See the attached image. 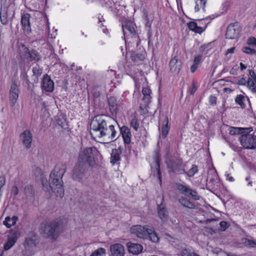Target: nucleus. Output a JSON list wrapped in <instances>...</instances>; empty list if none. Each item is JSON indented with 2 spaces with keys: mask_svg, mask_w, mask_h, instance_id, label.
<instances>
[{
  "mask_svg": "<svg viewBox=\"0 0 256 256\" xmlns=\"http://www.w3.org/2000/svg\"><path fill=\"white\" fill-rule=\"evenodd\" d=\"M66 164L62 162L58 163L50 176V187L57 196L62 198L64 196L62 176L66 170Z\"/></svg>",
  "mask_w": 256,
  "mask_h": 256,
  "instance_id": "1",
  "label": "nucleus"
},
{
  "mask_svg": "<svg viewBox=\"0 0 256 256\" xmlns=\"http://www.w3.org/2000/svg\"><path fill=\"white\" fill-rule=\"evenodd\" d=\"M237 84L241 86H246L247 85V80L244 78H242L239 80H238L237 82Z\"/></svg>",
  "mask_w": 256,
  "mask_h": 256,
  "instance_id": "49",
  "label": "nucleus"
},
{
  "mask_svg": "<svg viewBox=\"0 0 256 256\" xmlns=\"http://www.w3.org/2000/svg\"><path fill=\"white\" fill-rule=\"evenodd\" d=\"M22 76H23L24 78H26V80L27 82H28V80L27 78V76H26V74H23V75H22Z\"/></svg>",
  "mask_w": 256,
  "mask_h": 256,
  "instance_id": "61",
  "label": "nucleus"
},
{
  "mask_svg": "<svg viewBox=\"0 0 256 256\" xmlns=\"http://www.w3.org/2000/svg\"><path fill=\"white\" fill-rule=\"evenodd\" d=\"M182 256H200L192 250L189 248H184L182 250L181 252Z\"/></svg>",
  "mask_w": 256,
  "mask_h": 256,
  "instance_id": "42",
  "label": "nucleus"
},
{
  "mask_svg": "<svg viewBox=\"0 0 256 256\" xmlns=\"http://www.w3.org/2000/svg\"><path fill=\"white\" fill-rule=\"evenodd\" d=\"M178 190L184 195L192 198L196 200H200V196L197 192L194 190L191 189L189 186L180 184L176 185Z\"/></svg>",
  "mask_w": 256,
  "mask_h": 256,
  "instance_id": "11",
  "label": "nucleus"
},
{
  "mask_svg": "<svg viewBox=\"0 0 256 256\" xmlns=\"http://www.w3.org/2000/svg\"><path fill=\"white\" fill-rule=\"evenodd\" d=\"M240 69L241 71H243L247 68V66H246L245 64H244L242 62H240Z\"/></svg>",
  "mask_w": 256,
  "mask_h": 256,
  "instance_id": "57",
  "label": "nucleus"
},
{
  "mask_svg": "<svg viewBox=\"0 0 256 256\" xmlns=\"http://www.w3.org/2000/svg\"><path fill=\"white\" fill-rule=\"evenodd\" d=\"M11 192L12 194H13L14 196H16L18 193V188L16 186H14L12 188Z\"/></svg>",
  "mask_w": 256,
  "mask_h": 256,
  "instance_id": "54",
  "label": "nucleus"
},
{
  "mask_svg": "<svg viewBox=\"0 0 256 256\" xmlns=\"http://www.w3.org/2000/svg\"><path fill=\"white\" fill-rule=\"evenodd\" d=\"M220 225L222 230L223 231L225 230L228 227V223L224 221L221 222Z\"/></svg>",
  "mask_w": 256,
  "mask_h": 256,
  "instance_id": "50",
  "label": "nucleus"
},
{
  "mask_svg": "<svg viewBox=\"0 0 256 256\" xmlns=\"http://www.w3.org/2000/svg\"><path fill=\"white\" fill-rule=\"evenodd\" d=\"M135 24L131 20L125 21L122 25L124 35L130 36L132 38V42L136 43V46H138L140 43V40L138 36L136 34L134 28Z\"/></svg>",
  "mask_w": 256,
  "mask_h": 256,
  "instance_id": "8",
  "label": "nucleus"
},
{
  "mask_svg": "<svg viewBox=\"0 0 256 256\" xmlns=\"http://www.w3.org/2000/svg\"><path fill=\"white\" fill-rule=\"evenodd\" d=\"M158 218L164 222H167L168 220V214L167 210L166 207L162 204L158 206Z\"/></svg>",
  "mask_w": 256,
  "mask_h": 256,
  "instance_id": "27",
  "label": "nucleus"
},
{
  "mask_svg": "<svg viewBox=\"0 0 256 256\" xmlns=\"http://www.w3.org/2000/svg\"><path fill=\"white\" fill-rule=\"evenodd\" d=\"M90 256H106V250L102 248H98L94 250Z\"/></svg>",
  "mask_w": 256,
  "mask_h": 256,
  "instance_id": "44",
  "label": "nucleus"
},
{
  "mask_svg": "<svg viewBox=\"0 0 256 256\" xmlns=\"http://www.w3.org/2000/svg\"><path fill=\"white\" fill-rule=\"evenodd\" d=\"M24 246L26 249L30 251L32 248L36 246V242L34 239L28 237L25 240Z\"/></svg>",
  "mask_w": 256,
  "mask_h": 256,
  "instance_id": "36",
  "label": "nucleus"
},
{
  "mask_svg": "<svg viewBox=\"0 0 256 256\" xmlns=\"http://www.w3.org/2000/svg\"><path fill=\"white\" fill-rule=\"evenodd\" d=\"M242 51L248 54L256 55V50L248 46H244L242 48Z\"/></svg>",
  "mask_w": 256,
  "mask_h": 256,
  "instance_id": "45",
  "label": "nucleus"
},
{
  "mask_svg": "<svg viewBox=\"0 0 256 256\" xmlns=\"http://www.w3.org/2000/svg\"><path fill=\"white\" fill-rule=\"evenodd\" d=\"M110 250L112 256H124V246L120 244H115L110 246Z\"/></svg>",
  "mask_w": 256,
  "mask_h": 256,
  "instance_id": "22",
  "label": "nucleus"
},
{
  "mask_svg": "<svg viewBox=\"0 0 256 256\" xmlns=\"http://www.w3.org/2000/svg\"><path fill=\"white\" fill-rule=\"evenodd\" d=\"M146 27H148V39L150 40V37L152 36V32H151V28H150V24H148V22H147L146 24Z\"/></svg>",
  "mask_w": 256,
  "mask_h": 256,
  "instance_id": "55",
  "label": "nucleus"
},
{
  "mask_svg": "<svg viewBox=\"0 0 256 256\" xmlns=\"http://www.w3.org/2000/svg\"><path fill=\"white\" fill-rule=\"evenodd\" d=\"M181 66L182 62L177 56L172 58L169 62L170 71L174 74H178L181 68Z\"/></svg>",
  "mask_w": 256,
  "mask_h": 256,
  "instance_id": "19",
  "label": "nucleus"
},
{
  "mask_svg": "<svg viewBox=\"0 0 256 256\" xmlns=\"http://www.w3.org/2000/svg\"><path fill=\"white\" fill-rule=\"evenodd\" d=\"M19 235L18 231L12 230L10 235L8 236L6 242L4 244V250H8L12 248L18 240Z\"/></svg>",
  "mask_w": 256,
  "mask_h": 256,
  "instance_id": "18",
  "label": "nucleus"
},
{
  "mask_svg": "<svg viewBox=\"0 0 256 256\" xmlns=\"http://www.w3.org/2000/svg\"><path fill=\"white\" fill-rule=\"evenodd\" d=\"M142 92L144 95L142 100L144 102L146 106H147L150 102L151 90L148 88H144L142 89Z\"/></svg>",
  "mask_w": 256,
  "mask_h": 256,
  "instance_id": "31",
  "label": "nucleus"
},
{
  "mask_svg": "<svg viewBox=\"0 0 256 256\" xmlns=\"http://www.w3.org/2000/svg\"><path fill=\"white\" fill-rule=\"evenodd\" d=\"M87 168L86 166L78 162L72 170V178L78 182L80 181L84 176Z\"/></svg>",
  "mask_w": 256,
  "mask_h": 256,
  "instance_id": "12",
  "label": "nucleus"
},
{
  "mask_svg": "<svg viewBox=\"0 0 256 256\" xmlns=\"http://www.w3.org/2000/svg\"><path fill=\"white\" fill-rule=\"evenodd\" d=\"M18 220V218L16 216H13L12 218L6 216L4 221V224L8 228H10L16 224Z\"/></svg>",
  "mask_w": 256,
  "mask_h": 256,
  "instance_id": "33",
  "label": "nucleus"
},
{
  "mask_svg": "<svg viewBox=\"0 0 256 256\" xmlns=\"http://www.w3.org/2000/svg\"><path fill=\"white\" fill-rule=\"evenodd\" d=\"M20 94V90L15 80H12L9 92V100L12 106L17 102Z\"/></svg>",
  "mask_w": 256,
  "mask_h": 256,
  "instance_id": "13",
  "label": "nucleus"
},
{
  "mask_svg": "<svg viewBox=\"0 0 256 256\" xmlns=\"http://www.w3.org/2000/svg\"><path fill=\"white\" fill-rule=\"evenodd\" d=\"M32 72L34 75L38 76L42 74V69L40 68L38 65H36L32 68Z\"/></svg>",
  "mask_w": 256,
  "mask_h": 256,
  "instance_id": "46",
  "label": "nucleus"
},
{
  "mask_svg": "<svg viewBox=\"0 0 256 256\" xmlns=\"http://www.w3.org/2000/svg\"><path fill=\"white\" fill-rule=\"evenodd\" d=\"M252 130H246L239 138L240 144L244 149L254 150L256 148V136L250 134Z\"/></svg>",
  "mask_w": 256,
  "mask_h": 256,
  "instance_id": "7",
  "label": "nucleus"
},
{
  "mask_svg": "<svg viewBox=\"0 0 256 256\" xmlns=\"http://www.w3.org/2000/svg\"><path fill=\"white\" fill-rule=\"evenodd\" d=\"M170 128L168 126V120L167 117L164 118V122H163L162 127V136L163 138H166L168 134Z\"/></svg>",
  "mask_w": 256,
  "mask_h": 256,
  "instance_id": "34",
  "label": "nucleus"
},
{
  "mask_svg": "<svg viewBox=\"0 0 256 256\" xmlns=\"http://www.w3.org/2000/svg\"><path fill=\"white\" fill-rule=\"evenodd\" d=\"M160 154L159 150H156L152 156L153 163L151 164V168L154 174L158 176L160 184L162 182V174L160 170Z\"/></svg>",
  "mask_w": 256,
  "mask_h": 256,
  "instance_id": "10",
  "label": "nucleus"
},
{
  "mask_svg": "<svg viewBox=\"0 0 256 256\" xmlns=\"http://www.w3.org/2000/svg\"><path fill=\"white\" fill-rule=\"evenodd\" d=\"M247 44L250 46H256V38L254 37H250L248 40Z\"/></svg>",
  "mask_w": 256,
  "mask_h": 256,
  "instance_id": "48",
  "label": "nucleus"
},
{
  "mask_svg": "<svg viewBox=\"0 0 256 256\" xmlns=\"http://www.w3.org/2000/svg\"><path fill=\"white\" fill-rule=\"evenodd\" d=\"M42 87L43 90L48 92H52L54 89V82L46 74L43 76Z\"/></svg>",
  "mask_w": 256,
  "mask_h": 256,
  "instance_id": "21",
  "label": "nucleus"
},
{
  "mask_svg": "<svg viewBox=\"0 0 256 256\" xmlns=\"http://www.w3.org/2000/svg\"><path fill=\"white\" fill-rule=\"evenodd\" d=\"M248 101H249L248 98L243 94H238L235 98L236 104L240 105L242 108H245L246 102Z\"/></svg>",
  "mask_w": 256,
  "mask_h": 256,
  "instance_id": "30",
  "label": "nucleus"
},
{
  "mask_svg": "<svg viewBox=\"0 0 256 256\" xmlns=\"http://www.w3.org/2000/svg\"><path fill=\"white\" fill-rule=\"evenodd\" d=\"M130 118V126L134 130L137 131L139 128L140 124L136 114L135 113L132 114Z\"/></svg>",
  "mask_w": 256,
  "mask_h": 256,
  "instance_id": "38",
  "label": "nucleus"
},
{
  "mask_svg": "<svg viewBox=\"0 0 256 256\" xmlns=\"http://www.w3.org/2000/svg\"><path fill=\"white\" fill-rule=\"evenodd\" d=\"M148 226H144L140 225L134 226L131 228L130 232L140 238H146L148 234Z\"/></svg>",
  "mask_w": 256,
  "mask_h": 256,
  "instance_id": "16",
  "label": "nucleus"
},
{
  "mask_svg": "<svg viewBox=\"0 0 256 256\" xmlns=\"http://www.w3.org/2000/svg\"><path fill=\"white\" fill-rule=\"evenodd\" d=\"M234 67L232 68L230 70V73L232 74H234Z\"/></svg>",
  "mask_w": 256,
  "mask_h": 256,
  "instance_id": "60",
  "label": "nucleus"
},
{
  "mask_svg": "<svg viewBox=\"0 0 256 256\" xmlns=\"http://www.w3.org/2000/svg\"><path fill=\"white\" fill-rule=\"evenodd\" d=\"M122 152V150L120 147L118 148L112 150L111 153L110 163L114 165L116 162L120 160V154Z\"/></svg>",
  "mask_w": 256,
  "mask_h": 256,
  "instance_id": "28",
  "label": "nucleus"
},
{
  "mask_svg": "<svg viewBox=\"0 0 256 256\" xmlns=\"http://www.w3.org/2000/svg\"><path fill=\"white\" fill-rule=\"evenodd\" d=\"M206 2L207 0H196L194 7L195 12H198L200 8H202L203 10H204Z\"/></svg>",
  "mask_w": 256,
  "mask_h": 256,
  "instance_id": "39",
  "label": "nucleus"
},
{
  "mask_svg": "<svg viewBox=\"0 0 256 256\" xmlns=\"http://www.w3.org/2000/svg\"><path fill=\"white\" fill-rule=\"evenodd\" d=\"M120 130L124 143L130 144L132 136L130 129L126 126H123L120 128Z\"/></svg>",
  "mask_w": 256,
  "mask_h": 256,
  "instance_id": "26",
  "label": "nucleus"
},
{
  "mask_svg": "<svg viewBox=\"0 0 256 256\" xmlns=\"http://www.w3.org/2000/svg\"><path fill=\"white\" fill-rule=\"evenodd\" d=\"M100 96V93L98 92V94H96V96Z\"/></svg>",
  "mask_w": 256,
  "mask_h": 256,
  "instance_id": "63",
  "label": "nucleus"
},
{
  "mask_svg": "<svg viewBox=\"0 0 256 256\" xmlns=\"http://www.w3.org/2000/svg\"><path fill=\"white\" fill-rule=\"evenodd\" d=\"M167 168L170 174H182L185 173L186 164L182 163L180 158H170L166 160Z\"/></svg>",
  "mask_w": 256,
  "mask_h": 256,
  "instance_id": "6",
  "label": "nucleus"
},
{
  "mask_svg": "<svg viewBox=\"0 0 256 256\" xmlns=\"http://www.w3.org/2000/svg\"><path fill=\"white\" fill-rule=\"evenodd\" d=\"M62 222L57 220L44 222L40 224V232L46 238L55 240L64 230Z\"/></svg>",
  "mask_w": 256,
  "mask_h": 256,
  "instance_id": "2",
  "label": "nucleus"
},
{
  "mask_svg": "<svg viewBox=\"0 0 256 256\" xmlns=\"http://www.w3.org/2000/svg\"><path fill=\"white\" fill-rule=\"evenodd\" d=\"M19 55L20 58V65L24 70L26 68H30V62L36 63L41 60L42 56L36 50H30L26 46L22 45L20 48Z\"/></svg>",
  "mask_w": 256,
  "mask_h": 256,
  "instance_id": "3",
  "label": "nucleus"
},
{
  "mask_svg": "<svg viewBox=\"0 0 256 256\" xmlns=\"http://www.w3.org/2000/svg\"><path fill=\"white\" fill-rule=\"evenodd\" d=\"M98 152L95 147L85 148L82 149L78 155V162L86 166L93 167L95 165L94 156Z\"/></svg>",
  "mask_w": 256,
  "mask_h": 256,
  "instance_id": "5",
  "label": "nucleus"
},
{
  "mask_svg": "<svg viewBox=\"0 0 256 256\" xmlns=\"http://www.w3.org/2000/svg\"><path fill=\"white\" fill-rule=\"evenodd\" d=\"M117 129L115 128L114 125L110 124V122L109 124L105 128L104 130L102 132L98 139L102 138L104 140L106 141V142H110L116 140L119 136Z\"/></svg>",
  "mask_w": 256,
  "mask_h": 256,
  "instance_id": "9",
  "label": "nucleus"
},
{
  "mask_svg": "<svg viewBox=\"0 0 256 256\" xmlns=\"http://www.w3.org/2000/svg\"><path fill=\"white\" fill-rule=\"evenodd\" d=\"M227 180L230 182H234V178L230 174L227 175Z\"/></svg>",
  "mask_w": 256,
  "mask_h": 256,
  "instance_id": "58",
  "label": "nucleus"
},
{
  "mask_svg": "<svg viewBox=\"0 0 256 256\" xmlns=\"http://www.w3.org/2000/svg\"><path fill=\"white\" fill-rule=\"evenodd\" d=\"M242 242L244 246L248 248H256V240H251L248 238H244Z\"/></svg>",
  "mask_w": 256,
  "mask_h": 256,
  "instance_id": "43",
  "label": "nucleus"
},
{
  "mask_svg": "<svg viewBox=\"0 0 256 256\" xmlns=\"http://www.w3.org/2000/svg\"><path fill=\"white\" fill-rule=\"evenodd\" d=\"M230 146L232 148V150H234V151H236L237 150V147L234 146V144H232L229 142Z\"/></svg>",
  "mask_w": 256,
  "mask_h": 256,
  "instance_id": "59",
  "label": "nucleus"
},
{
  "mask_svg": "<svg viewBox=\"0 0 256 256\" xmlns=\"http://www.w3.org/2000/svg\"><path fill=\"white\" fill-rule=\"evenodd\" d=\"M110 118L104 115H98L94 116L90 124V134L92 138L97 140L101 135L105 128L110 122Z\"/></svg>",
  "mask_w": 256,
  "mask_h": 256,
  "instance_id": "4",
  "label": "nucleus"
},
{
  "mask_svg": "<svg viewBox=\"0 0 256 256\" xmlns=\"http://www.w3.org/2000/svg\"><path fill=\"white\" fill-rule=\"evenodd\" d=\"M214 181V178H211V179L210 180V182H212Z\"/></svg>",
  "mask_w": 256,
  "mask_h": 256,
  "instance_id": "64",
  "label": "nucleus"
},
{
  "mask_svg": "<svg viewBox=\"0 0 256 256\" xmlns=\"http://www.w3.org/2000/svg\"><path fill=\"white\" fill-rule=\"evenodd\" d=\"M20 139L24 148L29 149L32 142V134L29 130H26L20 135Z\"/></svg>",
  "mask_w": 256,
  "mask_h": 256,
  "instance_id": "15",
  "label": "nucleus"
},
{
  "mask_svg": "<svg viewBox=\"0 0 256 256\" xmlns=\"http://www.w3.org/2000/svg\"><path fill=\"white\" fill-rule=\"evenodd\" d=\"M188 26L190 30L196 33L201 34L204 31V29L202 27L198 26L195 22H190L188 23Z\"/></svg>",
  "mask_w": 256,
  "mask_h": 256,
  "instance_id": "32",
  "label": "nucleus"
},
{
  "mask_svg": "<svg viewBox=\"0 0 256 256\" xmlns=\"http://www.w3.org/2000/svg\"><path fill=\"white\" fill-rule=\"evenodd\" d=\"M198 65L196 64H194L191 66L190 70L192 72H194L198 68Z\"/></svg>",
  "mask_w": 256,
  "mask_h": 256,
  "instance_id": "56",
  "label": "nucleus"
},
{
  "mask_svg": "<svg viewBox=\"0 0 256 256\" xmlns=\"http://www.w3.org/2000/svg\"><path fill=\"white\" fill-rule=\"evenodd\" d=\"M98 21H99V22H101L104 21V20L101 18H98Z\"/></svg>",
  "mask_w": 256,
  "mask_h": 256,
  "instance_id": "62",
  "label": "nucleus"
},
{
  "mask_svg": "<svg viewBox=\"0 0 256 256\" xmlns=\"http://www.w3.org/2000/svg\"><path fill=\"white\" fill-rule=\"evenodd\" d=\"M202 55L199 54V55H197V56H195L194 58V64L198 65L200 63V62L202 60Z\"/></svg>",
  "mask_w": 256,
  "mask_h": 256,
  "instance_id": "51",
  "label": "nucleus"
},
{
  "mask_svg": "<svg viewBox=\"0 0 256 256\" xmlns=\"http://www.w3.org/2000/svg\"><path fill=\"white\" fill-rule=\"evenodd\" d=\"M180 203L184 207L190 208V209H194L196 208V206L194 204L190 202L189 200L186 198H180L178 200Z\"/></svg>",
  "mask_w": 256,
  "mask_h": 256,
  "instance_id": "35",
  "label": "nucleus"
},
{
  "mask_svg": "<svg viewBox=\"0 0 256 256\" xmlns=\"http://www.w3.org/2000/svg\"><path fill=\"white\" fill-rule=\"evenodd\" d=\"M196 90H197V86L196 85V83H195L194 81H193L192 82V88H190L188 90V92L190 93V94L193 95L194 94V92H196Z\"/></svg>",
  "mask_w": 256,
  "mask_h": 256,
  "instance_id": "47",
  "label": "nucleus"
},
{
  "mask_svg": "<svg viewBox=\"0 0 256 256\" xmlns=\"http://www.w3.org/2000/svg\"><path fill=\"white\" fill-rule=\"evenodd\" d=\"M148 234L147 238H148L150 240L153 242H157L159 240V238L157 234L154 231L153 228L148 229Z\"/></svg>",
  "mask_w": 256,
  "mask_h": 256,
  "instance_id": "37",
  "label": "nucleus"
},
{
  "mask_svg": "<svg viewBox=\"0 0 256 256\" xmlns=\"http://www.w3.org/2000/svg\"><path fill=\"white\" fill-rule=\"evenodd\" d=\"M131 58L134 62H138L139 60H143L145 58L144 56L141 53H134L132 54Z\"/></svg>",
  "mask_w": 256,
  "mask_h": 256,
  "instance_id": "41",
  "label": "nucleus"
},
{
  "mask_svg": "<svg viewBox=\"0 0 256 256\" xmlns=\"http://www.w3.org/2000/svg\"><path fill=\"white\" fill-rule=\"evenodd\" d=\"M30 14L26 13L24 14L21 18V23L25 32L29 34L31 32L30 23Z\"/></svg>",
  "mask_w": 256,
  "mask_h": 256,
  "instance_id": "25",
  "label": "nucleus"
},
{
  "mask_svg": "<svg viewBox=\"0 0 256 256\" xmlns=\"http://www.w3.org/2000/svg\"><path fill=\"white\" fill-rule=\"evenodd\" d=\"M240 32V29L238 24H230L227 28L226 38L230 40L236 38Z\"/></svg>",
  "mask_w": 256,
  "mask_h": 256,
  "instance_id": "14",
  "label": "nucleus"
},
{
  "mask_svg": "<svg viewBox=\"0 0 256 256\" xmlns=\"http://www.w3.org/2000/svg\"><path fill=\"white\" fill-rule=\"evenodd\" d=\"M209 102L212 105H215L216 102V98L214 96H210L209 98Z\"/></svg>",
  "mask_w": 256,
  "mask_h": 256,
  "instance_id": "52",
  "label": "nucleus"
},
{
  "mask_svg": "<svg viewBox=\"0 0 256 256\" xmlns=\"http://www.w3.org/2000/svg\"><path fill=\"white\" fill-rule=\"evenodd\" d=\"M198 169L196 164H192V167L188 170V172L185 171V174L190 178L193 177L198 172Z\"/></svg>",
  "mask_w": 256,
  "mask_h": 256,
  "instance_id": "40",
  "label": "nucleus"
},
{
  "mask_svg": "<svg viewBox=\"0 0 256 256\" xmlns=\"http://www.w3.org/2000/svg\"><path fill=\"white\" fill-rule=\"evenodd\" d=\"M12 15L14 14H11V12L8 8H2L0 12V19L2 24L4 25L8 24Z\"/></svg>",
  "mask_w": 256,
  "mask_h": 256,
  "instance_id": "20",
  "label": "nucleus"
},
{
  "mask_svg": "<svg viewBox=\"0 0 256 256\" xmlns=\"http://www.w3.org/2000/svg\"><path fill=\"white\" fill-rule=\"evenodd\" d=\"M126 246L130 253L134 254H138L140 253L142 250V246L138 244L128 242L126 244Z\"/></svg>",
  "mask_w": 256,
  "mask_h": 256,
  "instance_id": "24",
  "label": "nucleus"
},
{
  "mask_svg": "<svg viewBox=\"0 0 256 256\" xmlns=\"http://www.w3.org/2000/svg\"><path fill=\"white\" fill-rule=\"evenodd\" d=\"M236 48L234 46L228 49L225 53L226 56H228L229 54H232L234 52Z\"/></svg>",
  "mask_w": 256,
  "mask_h": 256,
  "instance_id": "53",
  "label": "nucleus"
},
{
  "mask_svg": "<svg viewBox=\"0 0 256 256\" xmlns=\"http://www.w3.org/2000/svg\"><path fill=\"white\" fill-rule=\"evenodd\" d=\"M108 101L109 108L113 116L116 115L118 112V101L117 98L115 96H111L108 98Z\"/></svg>",
  "mask_w": 256,
  "mask_h": 256,
  "instance_id": "23",
  "label": "nucleus"
},
{
  "mask_svg": "<svg viewBox=\"0 0 256 256\" xmlns=\"http://www.w3.org/2000/svg\"><path fill=\"white\" fill-rule=\"evenodd\" d=\"M253 130V129L252 127L248 128L230 127L229 133L231 135H235L238 134H240L241 135H242V134H244L246 130Z\"/></svg>",
  "mask_w": 256,
  "mask_h": 256,
  "instance_id": "29",
  "label": "nucleus"
},
{
  "mask_svg": "<svg viewBox=\"0 0 256 256\" xmlns=\"http://www.w3.org/2000/svg\"><path fill=\"white\" fill-rule=\"evenodd\" d=\"M246 87L252 92L256 94V74L253 70H249Z\"/></svg>",
  "mask_w": 256,
  "mask_h": 256,
  "instance_id": "17",
  "label": "nucleus"
}]
</instances>
